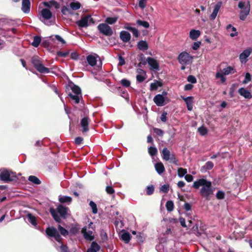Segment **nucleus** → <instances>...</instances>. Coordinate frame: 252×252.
<instances>
[{
    "mask_svg": "<svg viewBox=\"0 0 252 252\" xmlns=\"http://www.w3.org/2000/svg\"><path fill=\"white\" fill-rule=\"evenodd\" d=\"M138 48L142 51H146L148 49V44L146 41L141 40L138 42Z\"/></svg>",
    "mask_w": 252,
    "mask_h": 252,
    "instance_id": "obj_27",
    "label": "nucleus"
},
{
    "mask_svg": "<svg viewBox=\"0 0 252 252\" xmlns=\"http://www.w3.org/2000/svg\"><path fill=\"white\" fill-rule=\"evenodd\" d=\"M55 38H56V39L58 41H59L61 42L62 43H63V44H64V43H65V41L64 40V39H63V38H62L61 36H60V35H55Z\"/></svg>",
    "mask_w": 252,
    "mask_h": 252,
    "instance_id": "obj_64",
    "label": "nucleus"
},
{
    "mask_svg": "<svg viewBox=\"0 0 252 252\" xmlns=\"http://www.w3.org/2000/svg\"><path fill=\"white\" fill-rule=\"evenodd\" d=\"M29 180L35 184H36V185H39L40 184L41 182L35 176H32V175H31V176H30L29 177Z\"/></svg>",
    "mask_w": 252,
    "mask_h": 252,
    "instance_id": "obj_37",
    "label": "nucleus"
},
{
    "mask_svg": "<svg viewBox=\"0 0 252 252\" xmlns=\"http://www.w3.org/2000/svg\"><path fill=\"white\" fill-rule=\"evenodd\" d=\"M79 230V227L78 225H72L70 229V233L73 234L77 233Z\"/></svg>",
    "mask_w": 252,
    "mask_h": 252,
    "instance_id": "obj_45",
    "label": "nucleus"
},
{
    "mask_svg": "<svg viewBox=\"0 0 252 252\" xmlns=\"http://www.w3.org/2000/svg\"><path fill=\"white\" fill-rule=\"evenodd\" d=\"M118 18L117 17H107L105 20V22L108 24H113L117 22Z\"/></svg>",
    "mask_w": 252,
    "mask_h": 252,
    "instance_id": "obj_41",
    "label": "nucleus"
},
{
    "mask_svg": "<svg viewBox=\"0 0 252 252\" xmlns=\"http://www.w3.org/2000/svg\"><path fill=\"white\" fill-rule=\"evenodd\" d=\"M201 35L199 30H191L189 32V37L193 40H196Z\"/></svg>",
    "mask_w": 252,
    "mask_h": 252,
    "instance_id": "obj_24",
    "label": "nucleus"
},
{
    "mask_svg": "<svg viewBox=\"0 0 252 252\" xmlns=\"http://www.w3.org/2000/svg\"><path fill=\"white\" fill-rule=\"evenodd\" d=\"M32 63L36 69L40 73H48L49 72V69L44 66L38 57H33L32 59Z\"/></svg>",
    "mask_w": 252,
    "mask_h": 252,
    "instance_id": "obj_8",
    "label": "nucleus"
},
{
    "mask_svg": "<svg viewBox=\"0 0 252 252\" xmlns=\"http://www.w3.org/2000/svg\"><path fill=\"white\" fill-rule=\"evenodd\" d=\"M222 73L225 75H227L230 74H233L235 72L234 69L233 67L228 66L223 68L222 70Z\"/></svg>",
    "mask_w": 252,
    "mask_h": 252,
    "instance_id": "obj_31",
    "label": "nucleus"
},
{
    "mask_svg": "<svg viewBox=\"0 0 252 252\" xmlns=\"http://www.w3.org/2000/svg\"><path fill=\"white\" fill-rule=\"evenodd\" d=\"M167 96V93L163 91L161 94H157L154 98L153 100L158 106H162L165 105V99Z\"/></svg>",
    "mask_w": 252,
    "mask_h": 252,
    "instance_id": "obj_11",
    "label": "nucleus"
},
{
    "mask_svg": "<svg viewBox=\"0 0 252 252\" xmlns=\"http://www.w3.org/2000/svg\"><path fill=\"white\" fill-rule=\"evenodd\" d=\"M58 229L60 231L61 234L64 236H65L68 234V231L60 225H59L58 226Z\"/></svg>",
    "mask_w": 252,
    "mask_h": 252,
    "instance_id": "obj_47",
    "label": "nucleus"
},
{
    "mask_svg": "<svg viewBox=\"0 0 252 252\" xmlns=\"http://www.w3.org/2000/svg\"><path fill=\"white\" fill-rule=\"evenodd\" d=\"M92 23H93V19L90 15L84 17L76 22L77 25L81 28L88 27Z\"/></svg>",
    "mask_w": 252,
    "mask_h": 252,
    "instance_id": "obj_13",
    "label": "nucleus"
},
{
    "mask_svg": "<svg viewBox=\"0 0 252 252\" xmlns=\"http://www.w3.org/2000/svg\"><path fill=\"white\" fill-rule=\"evenodd\" d=\"M130 32H131L133 36L135 37H137L139 36V32L136 28H133Z\"/></svg>",
    "mask_w": 252,
    "mask_h": 252,
    "instance_id": "obj_61",
    "label": "nucleus"
},
{
    "mask_svg": "<svg viewBox=\"0 0 252 252\" xmlns=\"http://www.w3.org/2000/svg\"><path fill=\"white\" fill-rule=\"evenodd\" d=\"M27 217L29 221L33 225L35 226L36 225V220L35 217L31 214H28Z\"/></svg>",
    "mask_w": 252,
    "mask_h": 252,
    "instance_id": "obj_34",
    "label": "nucleus"
},
{
    "mask_svg": "<svg viewBox=\"0 0 252 252\" xmlns=\"http://www.w3.org/2000/svg\"><path fill=\"white\" fill-rule=\"evenodd\" d=\"M169 189V186L168 185H164L160 188V191L164 193H167Z\"/></svg>",
    "mask_w": 252,
    "mask_h": 252,
    "instance_id": "obj_50",
    "label": "nucleus"
},
{
    "mask_svg": "<svg viewBox=\"0 0 252 252\" xmlns=\"http://www.w3.org/2000/svg\"><path fill=\"white\" fill-rule=\"evenodd\" d=\"M239 94L244 96L245 98L250 99L252 97V95L250 91L246 90L244 88H241L238 90Z\"/></svg>",
    "mask_w": 252,
    "mask_h": 252,
    "instance_id": "obj_19",
    "label": "nucleus"
},
{
    "mask_svg": "<svg viewBox=\"0 0 252 252\" xmlns=\"http://www.w3.org/2000/svg\"><path fill=\"white\" fill-rule=\"evenodd\" d=\"M18 179L16 174L10 170L4 169L0 173V179L5 182L16 181Z\"/></svg>",
    "mask_w": 252,
    "mask_h": 252,
    "instance_id": "obj_5",
    "label": "nucleus"
},
{
    "mask_svg": "<svg viewBox=\"0 0 252 252\" xmlns=\"http://www.w3.org/2000/svg\"><path fill=\"white\" fill-rule=\"evenodd\" d=\"M61 12L64 15L73 14V12L71 10L65 6H63L62 7Z\"/></svg>",
    "mask_w": 252,
    "mask_h": 252,
    "instance_id": "obj_33",
    "label": "nucleus"
},
{
    "mask_svg": "<svg viewBox=\"0 0 252 252\" xmlns=\"http://www.w3.org/2000/svg\"><path fill=\"white\" fill-rule=\"evenodd\" d=\"M41 40V39L40 37L35 36L33 38V41H32V45L35 47H37L39 46Z\"/></svg>",
    "mask_w": 252,
    "mask_h": 252,
    "instance_id": "obj_35",
    "label": "nucleus"
},
{
    "mask_svg": "<svg viewBox=\"0 0 252 252\" xmlns=\"http://www.w3.org/2000/svg\"><path fill=\"white\" fill-rule=\"evenodd\" d=\"M198 131L201 135H205L208 132L207 129L203 126L199 127L198 128Z\"/></svg>",
    "mask_w": 252,
    "mask_h": 252,
    "instance_id": "obj_48",
    "label": "nucleus"
},
{
    "mask_svg": "<svg viewBox=\"0 0 252 252\" xmlns=\"http://www.w3.org/2000/svg\"><path fill=\"white\" fill-rule=\"evenodd\" d=\"M178 175L179 177L182 178L184 176H186L187 174V169H185V168H179L178 169Z\"/></svg>",
    "mask_w": 252,
    "mask_h": 252,
    "instance_id": "obj_36",
    "label": "nucleus"
},
{
    "mask_svg": "<svg viewBox=\"0 0 252 252\" xmlns=\"http://www.w3.org/2000/svg\"><path fill=\"white\" fill-rule=\"evenodd\" d=\"M155 167L156 171L159 175L163 173L165 171L164 165L161 162L155 164Z\"/></svg>",
    "mask_w": 252,
    "mask_h": 252,
    "instance_id": "obj_25",
    "label": "nucleus"
},
{
    "mask_svg": "<svg viewBox=\"0 0 252 252\" xmlns=\"http://www.w3.org/2000/svg\"><path fill=\"white\" fill-rule=\"evenodd\" d=\"M214 167V163L210 161H207L204 165L200 168V171L202 173H205L207 171L212 169Z\"/></svg>",
    "mask_w": 252,
    "mask_h": 252,
    "instance_id": "obj_23",
    "label": "nucleus"
},
{
    "mask_svg": "<svg viewBox=\"0 0 252 252\" xmlns=\"http://www.w3.org/2000/svg\"><path fill=\"white\" fill-rule=\"evenodd\" d=\"M186 101L185 102L188 110L189 111H191L193 108V97L192 96H189V97L188 99H186Z\"/></svg>",
    "mask_w": 252,
    "mask_h": 252,
    "instance_id": "obj_32",
    "label": "nucleus"
},
{
    "mask_svg": "<svg viewBox=\"0 0 252 252\" xmlns=\"http://www.w3.org/2000/svg\"><path fill=\"white\" fill-rule=\"evenodd\" d=\"M83 139L81 137H77L75 139V142L76 144L79 145L83 141Z\"/></svg>",
    "mask_w": 252,
    "mask_h": 252,
    "instance_id": "obj_63",
    "label": "nucleus"
},
{
    "mask_svg": "<svg viewBox=\"0 0 252 252\" xmlns=\"http://www.w3.org/2000/svg\"><path fill=\"white\" fill-rule=\"evenodd\" d=\"M70 7L72 10H77L81 7V4L77 1L73 0L69 4Z\"/></svg>",
    "mask_w": 252,
    "mask_h": 252,
    "instance_id": "obj_30",
    "label": "nucleus"
},
{
    "mask_svg": "<svg viewBox=\"0 0 252 252\" xmlns=\"http://www.w3.org/2000/svg\"><path fill=\"white\" fill-rule=\"evenodd\" d=\"M157 149L155 147H150L148 149L149 154L151 156H154L157 155Z\"/></svg>",
    "mask_w": 252,
    "mask_h": 252,
    "instance_id": "obj_46",
    "label": "nucleus"
},
{
    "mask_svg": "<svg viewBox=\"0 0 252 252\" xmlns=\"http://www.w3.org/2000/svg\"><path fill=\"white\" fill-rule=\"evenodd\" d=\"M161 157L162 158L166 160H170V162L177 165L178 160L176 158L175 156L173 154H171L170 152L167 148H164L161 152Z\"/></svg>",
    "mask_w": 252,
    "mask_h": 252,
    "instance_id": "obj_9",
    "label": "nucleus"
},
{
    "mask_svg": "<svg viewBox=\"0 0 252 252\" xmlns=\"http://www.w3.org/2000/svg\"><path fill=\"white\" fill-rule=\"evenodd\" d=\"M201 44V42L200 41H197V42H194L192 46V49L194 50H197L199 48V47L200 46Z\"/></svg>",
    "mask_w": 252,
    "mask_h": 252,
    "instance_id": "obj_57",
    "label": "nucleus"
},
{
    "mask_svg": "<svg viewBox=\"0 0 252 252\" xmlns=\"http://www.w3.org/2000/svg\"><path fill=\"white\" fill-rule=\"evenodd\" d=\"M46 233L48 236L54 237L55 239L59 243L61 252H68L67 247L62 244V239L58 230L55 228L53 227L47 228Z\"/></svg>",
    "mask_w": 252,
    "mask_h": 252,
    "instance_id": "obj_3",
    "label": "nucleus"
},
{
    "mask_svg": "<svg viewBox=\"0 0 252 252\" xmlns=\"http://www.w3.org/2000/svg\"><path fill=\"white\" fill-rule=\"evenodd\" d=\"M238 7L241 9L239 18L241 20L244 21L250 12L251 6L250 2L249 1L247 2L240 1L238 3Z\"/></svg>",
    "mask_w": 252,
    "mask_h": 252,
    "instance_id": "obj_6",
    "label": "nucleus"
},
{
    "mask_svg": "<svg viewBox=\"0 0 252 252\" xmlns=\"http://www.w3.org/2000/svg\"><path fill=\"white\" fill-rule=\"evenodd\" d=\"M222 2L221 1H219L215 5L213 9V11L212 13L210 16V18L212 20H214L216 19L217 14L221 6Z\"/></svg>",
    "mask_w": 252,
    "mask_h": 252,
    "instance_id": "obj_17",
    "label": "nucleus"
},
{
    "mask_svg": "<svg viewBox=\"0 0 252 252\" xmlns=\"http://www.w3.org/2000/svg\"><path fill=\"white\" fill-rule=\"evenodd\" d=\"M216 77L218 79H220L221 83H223L225 82L226 79L223 76V74L222 72H218L216 74Z\"/></svg>",
    "mask_w": 252,
    "mask_h": 252,
    "instance_id": "obj_44",
    "label": "nucleus"
},
{
    "mask_svg": "<svg viewBox=\"0 0 252 252\" xmlns=\"http://www.w3.org/2000/svg\"><path fill=\"white\" fill-rule=\"evenodd\" d=\"M100 249L99 246L95 242H93L91 247L88 249L87 252H97Z\"/></svg>",
    "mask_w": 252,
    "mask_h": 252,
    "instance_id": "obj_29",
    "label": "nucleus"
},
{
    "mask_svg": "<svg viewBox=\"0 0 252 252\" xmlns=\"http://www.w3.org/2000/svg\"><path fill=\"white\" fill-rule=\"evenodd\" d=\"M31 3L29 0H22V10L25 13H28L30 11Z\"/></svg>",
    "mask_w": 252,
    "mask_h": 252,
    "instance_id": "obj_22",
    "label": "nucleus"
},
{
    "mask_svg": "<svg viewBox=\"0 0 252 252\" xmlns=\"http://www.w3.org/2000/svg\"><path fill=\"white\" fill-rule=\"evenodd\" d=\"M68 209L62 205H59L57 208V211L53 208L50 209V213L54 219L58 222H61V219L58 216V213L60 214V216L63 219L67 217V212Z\"/></svg>",
    "mask_w": 252,
    "mask_h": 252,
    "instance_id": "obj_2",
    "label": "nucleus"
},
{
    "mask_svg": "<svg viewBox=\"0 0 252 252\" xmlns=\"http://www.w3.org/2000/svg\"><path fill=\"white\" fill-rule=\"evenodd\" d=\"M89 123V119L87 117L83 118L81 121V126L83 128L82 132L83 133L86 132L88 131V125Z\"/></svg>",
    "mask_w": 252,
    "mask_h": 252,
    "instance_id": "obj_20",
    "label": "nucleus"
},
{
    "mask_svg": "<svg viewBox=\"0 0 252 252\" xmlns=\"http://www.w3.org/2000/svg\"><path fill=\"white\" fill-rule=\"evenodd\" d=\"M69 96L73 100L75 104H78L82 97L81 90L80 88L76 85L71 87V92L69 93Z\"/></svg>",
    "mask_w": 252,
    "mask_h": 252,
    "instance_id": "obj_7",
    "label": "nucleus"
},
{
    "mask_svg": "<svg viewBox=\"0 0 252 252\" xmlns=\"http://www.w3.org/2000/svg\"><path fill=\"white\" fill-rule=\"evenodd\" d=\"M121 84L123 86L128 87L130 86V82L127 79H123L121 80Z\"/></svg>",
    "mask_w": 252,
    "mask_h": 252,
    "instance_id": "obj_54",
    "label": "nucleus"
},
{
    "mask_svg": "<svg viewBox=\"0 0 252 252\" xmlns=\"http://www.w3.org/2000/svg\"><path fill=\"white\" fill-rule=\"evenodd\" d=\"M120 39L125 43L128 42L131 38L130 33L125 31H123L120 33Z\"/></svg>",
    "mask_w": 252,
    "mask_h": 252,
    "instance_id": "obj_18",
    "label": "nucleus"
},
{
    "mask_svg": "<svg viewBox=\"0 0 252 252\" xmlns=\"http://www.w3.org/2000/svg\"><path fill=\"white\" fill-rule=\"evenodd\" d=\"M139 1V6L141 9H144L146 5L148 0H138Z\"/></svg>",
    "mask_w": 252,
    "mask_h": 252,
    "instance_id": "obj_52",
    "label": "nucleus"
},
{
    "mask_svg": "<svg viewBox=\"0 0 252 252\" xmlns=\"http://www.w3.org/2000/svg\"><path fill=\"white\" fill-rule=\"evenodd\" d=\"M192 187L195 189H198L201 187L200 193L202 197L207 200H209L210 196L213 193L214 189L212 187L211 182L205 179H199L194 182Z\"/></svg>",
    "mask_w": 252,
    "mask_h": 252,
    "instance_id": "obj_1",
    "label": "nucleus"
},
{
    "mask_svg": "<svg viewBox=\"0 0 252 252\" xmlns=\"http://www.w3.org/2000/svg\"><path fill=\"white\" fill-rule=\"evenodd\" d=\"M166 209L168 211H172L174 209V204L172 201H168L166 203Z\"/></svg>",
    "mask_w": 252,
    "mask_h": 252,
    "instance_id": "obj_43",
    "label": "nucleus"
},
{
    "mask_svg": "<svg viewBox=\"0 0 252 252\" xmlns=\"http://www.w3.org/2000/svg\"><path fill=\"white\" fill-rule=\"evenodd\" d=\"M187 80L189 82L194 84L196 82V79L195 77L192 75H189L188 78Z\"/></svg>",
    "mask_w": 252,
    "mask_h": 252,
    "instance_id": "obj_58",
    "label": "nucleus"
},
{
    "mask_svg": "<svg viewBox=\"0 0 252 252\" xmlns=\"http://www.w3.org/2000/svg\"><path fill=\"white\" fill-rule=\"evenodd\" d=\"M145 76L146 75L142 74H137L136 75L137 81L139 83L143 82L146 79Z\"/></svg>",
    "mask_w": 252,
    "mask_h": 252,
    "instance_id": "obj_51",
    "label": "nucleus"
},
{
    "mask_svg": "<svg viewBox=\"0 0 252 252\" xmlns=\"http://www.w3.org/2000/svg\"><path fill=\"white\" fill-rule=\"evenodd\" d=\"M193 57L187 52H183L178 56V61L182 65H187L192 62Z\"/></svg>",
    "mask_w": 252,
    "mask_h": 252,
    "instance_id": "obj_10",
    "label": "nucleus"
},
{
    "mask_svg": "<svg viewBox=\"0 0 252 252\" xmlns=\"http://www.w3.org/2000/svg\"><path fill=\"white\" fill-rule=\"evenodd\" d=\"M59 201L61 203H70L72 201V198L68 196L59 195Z\"/></svg>",
    "mask_w": 252,
    "mask_h": 252,
    "instance_id": "obj_28",
    "label": "nucleus"
},
{
    "mask_svg": "<svg viewBox=\"0 0 252 252\" xmlns=\"http://www.w3.org/2000/svg\"><path fill=\"white\" fill-rule=\"evenodd\" d=\"M147 62L150 66V69L155 71L159 70V65L158 62L155 59L148 57L146 59Z\"/></svg>",
    "mask_w": 252,
    "mask_h": 252,
    "instance_id": "obj_14",
    "label": "nucleus"
},
{
    "mask_svg": "<svg viewBox=\"0 0 252 252\" xmlns=\"http://www.w3.org/2000/svg\"><path fill=\"white\" fill-rule=\"evenodd\" d=\"M153 130L155 133L159 136H162L164 133L162 130L158 128H154Z\"/></svg>",
    "mask_w": 252,
    "mask_h": 252,
    "instance_id": "obj_56",
    "label": "nucleus"
},
{
    "mask_svg": "<svg viewBox=\"0 0 252 252\" xmlns=\"http://www.w3.org/2000/svg\"><path fill=\"white\" fill-rule=\"evenodd\" d=\"M97 58H99L98 56L96 54H94L88 55L86 58V60L90 65L94 66L96 64Z\"/></svg>",
    "mask_w": 252,
    "mask_h": 252,
    "instance_id": "obj_16",
    "label": "nucleus"
},
{
    "mask_svg": "<svg viewBox=\"0 0 252 252\" xmlns=\"http://www.w3.org/2000/svg\"><path fill=\"white\" fill-rule=\"evenodd\" d=\"M154 191V187L153 186H149L147 187L146 193L147 195H151Z\"/></svg>",
    "mask_w": 252,
    "mask_h": 252,
    "instance_id": "obj_49",
    "label": "nucleus"
},
{
    "mask_svg": "<svg viewBox=\"0 0 252 252\" xmlns=\"http://www.w3.org/2000/svg\"><path fill=\"white\" fill-rule=\"evenodd\" d=\"M161 86V84L158 82L156 81L154 83H152L150 85V89L151 90H157L158 87H160Z\"/></svg>",
    "mask_w": 252,
    "mask_h": 252,
    "instance_id": "obj_40",
    "label": "nucleus"
},
{
    "mask_svg": "<svg viewBox=\"0 0 252 252\" xmlns=\"http://www.w3.org/2000/svg\"><path fill=\"white\" fill-rule=\"evenodd\" d=\"M252 52V49L250 48L244 50L239 56V59L241 62L243 63H246L247 61L248 57L250 56Z\"/></svg>",
    "mask_w": 252,
    "mask_h": 252,
    "instance_id": "obj_15",
    "label": "nucleus"
},
{
    "mask_svg": "<svg viewBox=\"0 0 252 252\" xmlns=\"http://www.w3.org/2000/svg\"><path fill=\"white\" fill-rule=\"evenodd\" d=\"M179 221L180 222V224L183 227H187V225L186 224V221H185V219L182 217H181L179 218Z\"/></svg>",
    "mask_w": 252,
    "mask_h": 252,
    "instance_id": "obj_62",
    "label": "nucleus"
},
{
    "mask_svg": "<svg viewBox=\"0 0 252 252\" xmlns=\"http://www.w3.org/2000/svg\"><path fill=\"white\" fill-rule=\"evenodd\" d=\"M81 231L85 239L89 241H92L94 239V236L92 235V231H87L86 227H83Z\"/></svg>",
    "mask_w": 252,
    "mask_h": 252,
    "instance_id": "obj_21",
    "label": "nucleus"
},
{
    "mask_svg": "<svg viewBox=\"0 0 252 252\" xmlns=\"http://www.w3.org/2000/svg\"><path fill=\"white\" fill-rule=\"evenodd\" d=\"M97 28L99 31L105 35L111 36L113 34L112 29L107 24H100L98 26Z\"/></svg>",
    "mask_w": 252,
    "mask_h": 252,
    "instance_id": "obj_12",
    "label": "nucleus"
},
{
    "mask_svg": "<svg viewBox=\"0 0 252 252\" xmlns=\"http://www.w3.org/2000/svg\"><path fill=\"white\" fill-rule=\"evenodd\" d=\"M106 191L109 194H112L114 193V189L111 186H107L106 188Z\"/></svg>",
    "mask_w": 252,
    "mask_h": 252,
    "instance_id": "obj_59",
    "label": "nucleus"
},
{
    "mask_svg": "<svg viewBox=\"0 0 252 252\" xmlns=\"http://www.w3.org/2000/svg\"><path fill=\"white\" fill-rule=\"evenodd\" d=\"M136 23L138 26H142L145 28H148L149 27V24L148 22L145 21H142L138 20L136 21Z\"/></svg>",
    "mask_w": 252,
    "mask_h": 252,
    "instance_id": "obj_38",
    "label": "nucleus"
},
{
    "mask_svg": "<svg viewBox=\"0 0 252 252\" xmlns=\"http://www.w3.org/2000/svg\"><path fill=\"white\" fill-rule=\"evenodd\" d=\"M185 179L188 182H190L193 180V177L192 175L190 174H187L185 176Z\"/></svg>",
    "mask_w": 252,
    "mask_h": 252,
    "instance_id": "obj_60",
    "label": "nucleus"
},
{
    "mask_svg": "<svg viewBox=\"0 0 252 252\" xmlns=\"http://www.w3.org/2000/svg\"><path fill=\"white\" fill-rule=\"evenodd\" d=\"M251 80V75L249 73H247L245 75V78L243 81V83L244 84H247Z\"/></svg>",
    "mask_w": 252,
    "mask_h": 252,
    "instance_id": "obj_53",
    "label": "nucleus"
},
{
    "mask_svg": "<svg viewBox=\"0 0 252 252\" xmlns=\"http://www.w3.org/2000/svg\"><path fill=\"white\" fill-rule=\"evenodd\" d=\"M40 20L47 26L55 24V18H53L51 11L48 8H43L40 12Z\"/></svg>",
    "mask_w": 252,
    "mask_h": 252,
    "instance_id": "obj_4",
    "label": "nucleus"
},
{
    "mask_svg": "<svg viewBox=\"0 0 252 252\" xmlns=\"http://www.w3.org/2000/svg\"><path fill=\"white\" fill-rule=\"evenodd\" d=\"M224 197V193L222 191L219 190L216 194V197L218 199H222Z\"/></svg>",
    "mask_w": 252,
    "mask_h": 252,
    "instance_id": "obj_55",
    "label": "nucleus"
},
{
    "mask_svg": "<svg viewBox=\"0 0 252 252\" xmlns=\"http://www.w3.org/2000/svg\"><path fill=\"white\" fill-rule=\"evenodd\" d=\"M44 5L48 7H51L52 5L55 6V8H58L59 7V4L55 1H50V3L44 2Z\"/></svg>",
    "mask_w": 252,
    "mask_h": 252,
    "instance_id": "obj_42",
    "label": "nucleus"
},
{
    "mask_svg": "<svg viewBox=\"0 0 252 252\" xmlns=\"http://www.w3.org/2000/svg\"><path fill=\"white\" fill-rule=\"evenodd\" d=\"M89 205L92 210V212L94 214H96L97 213V208L96 204L93 201H91L89 203Z\"/></svg>",
    "mask_w": 252,
    "mask_h": 252,
    "instance_id": "obj_39",
    "label": "nucleus"
},
{
    "mask_svg": "<svg viewBox=\"0 0 252 252\" xmlns=\"http://www.w3.org/2000/svg\"><path fill=\"white\" fill-rule=\"evenodd\" d=\"M121 238L126 243H128L131 239V235L129 233L123 231L121 235Z\"/></svg>",
    "mask_w": 252,
    "mask_h": 252,
    "instance_id": "obj_26",
    "label": "nucleus"
}]
</instances>
